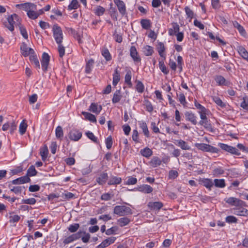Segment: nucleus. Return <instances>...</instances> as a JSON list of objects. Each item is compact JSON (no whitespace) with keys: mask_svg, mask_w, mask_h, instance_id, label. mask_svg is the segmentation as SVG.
Here are the masks:
<instances>
[{"mask_svg":"<svg viewBox=\"0 0 248 248\" xmlns=\"http://www.w3.org/2000/svg\"><path fill=\"white\" fill-rule=\"evenodd\" d=\"M113 213L120 217L132 214L130 208L125 205H117L114 207Z\"/></svg>","mask_w":248,"mask_h":248,"instance_id":"f257e3e1","label":"nucleus"},{"mask_svg":"<svg viewBox=\"0 0 248 248\" xmlns=\"http://www.w3.org/2000/svg\"><path fill=\"white\" fill-rule=\"evenodd\" d=\"M53 37L57 44H61L63 40V33L61 28L57 24H55L52 27Z\"/></svg>","mask_w":248,"mask_h":248,"instance_id":"f03ea898","label":"nucleus"},{"mask_svg":"<svg viewBox=\"0 0 248 248\" xmlns=\"http://www.w3.org/2000/svg\"><path fill=\"white\" fill-rule=\"evenodd\" d=\"M207 113L208 112H205L200 114L201 120L199 122V124L202 125L207 130L213 132V128L212 126L206 116Z\"/></svg>","mask_w":248,"mask_h":248,"instance_id":"7ed1b4c3","label":"nucleus"},{"mask_svg":"<svg viewBox=\"0 0 248 248\" xmlns=\"http://www.w3.org/2000/svg\"><path fill=\"white\" fill-rule=\"evenodd\" d=\"M195 146L198 149L203 152H208L212 153H217L218 152L217 148L205 143H196Z\"/></svg>","mask_w":248,"mask_h":248,"instance_id":"20e7f679","label":"nucleus"},{"mask_svg":"<svg viewBox=\"0 0 248 248\" xmlns=\"http://www.w3.org/2000/svg\"><path fill=\"white\" fill-rule=\"evenodd\" d=\"M218 146L221 148V149L232 154L236 155H241L240 152L235 147L222 143H219L218 144Z\"/></svg>","mask_w":248,"mask_h":248,"instance_id":"39448f33","label":"nucleus"},{"mask_svg":"<svg viewBox=\"0 0 248 248\" xmlns=\"http://www.w3.org/2000/svg\"><path fill=\"white\" fill-rule=\"evenodd\" d=\"M82 233V232L79 231L77 233L69 235L63 239V243L65 245L79 239L81 237Z\"/></svg>","mask_w":248,"mask_h":248,"instance_id":"423d86ee","label":"nucleus"},{"mask_svg":"<svg viewBox=\"0 0 248 248\" xmlns=\"http://www.w3.org/2000/svg\"><path fill=\"white\" fill-rule=\"evenodd\" d=\"M82 132L77 129H72L69 133L68 136L71 140L77 141L82 137Z\"/></svg>","mask_w":248,"mask_h":248,"instance_id":"0eeeda50","label":"nucleus"},{"mask_svg":"<svg viewBox=\"0 0 248 248\" xmlns=\"http://www.w3.org/2000/svg\"><path fill=\"white\" fill-rule=\"evenodd\" d=\"M17 8L22 9L28 13L31 10H36V5L30 2H26L21 4H17L16 5Z\"/></svg>","mask_w":248,"mask_h":248,"instance_id":"6e6552de","label":"nucleus"},{"mask_svg":"<svg viewBox=\"0 0 248 248\" xmlns=\"http://www.w3.org/2000/svg\"><path fill=\"white\" fill-rule=\"evenodd\" d=\"M50 61V57L48 54L46 52H44L42 54V60L41 61L42 68L44 72L47 70L48 65Z\"/></svg>","mask_w":248,"mask_h":248,"instance_id":"1a4fd4ad","label":"nucleus"},{"mask_svg":"<svg viewBox=\"0 0 248 248\" xmlns=\"http://www.w3.org/2000/svg\"><path fill=\"white\" fill-rule=\"evenodd\" d=\"M226 202L231 205L236 206H242L245 203L244 201L234 197L228 198L226 200Z\"/></svg>","mask_w":248,"mask_h":248,"instance_id":"9d476101","label":"nucleus"},{"mask_svg":"<svg viewBox=\"0 0 248 248\" xmlns=\"http://www.w3.org/2000/svg\"><path fill=\"white\" fill-rule=\"evenodd\" d=\"M20 50L21 51L22 54L24 57H27L30 54H34V51L33 49L30 47H28L27 44L25 43H23L20 46Z\"/></svg>","mask_w":248,"mask_h":248,"instance_id":"9b49d317","label":"nucleus"},{"mask_svg":"<svg viewBox=\"0 0 248 248\" xmlns=\"http://www.w3.org/2000/svg\"><path fill=\"white\" fill-rule=\"evenodd\" d=\"M186 120L191 123L193 125L197 124V116L190 111H187L185 112Z\"/></svg>","mask_w":248,"mask_h":248,"instance_id":"f8f14e48","label":"nucleus"},{"mask_svg":"<svg viewBox=\"0 0 248 248\" xmlns=\"http://www.w3.org/2000/svg\"><path fill=\"white\" fill-rule=\"evenodd\" d=\"M215 81L219 86H229L230 83L221 75H216L214 78Z\"/></svg>","mask_w":248,"mask_h":248,"instance_id":"ddd939ff","label":"nucleus"},{"mask_svg":"<svg viewBox=\"0 0 248 248\" xmlns=\"http://www.w3.org/2000/svg\"><path fill=\"white\" fill-rule=\"evenodd\" d=\"M31 179L27 176H23L10 182L13 185H20L30 182Z\"/></svg>","mask_w":248,"mask_h":248,"instance_id":"4468645a","label":"nucleus"},{"mask_svg":"<svg viewBox=\"0 0 248 248\" xmlns=\"http://www.w3.org/2000/svg\"><path fill=\"white\" fill-rule=\"evenodd\" d=\"M130 55L133 60L135 62H140L141 59L138 55L136 48L134 46H131L130 49Z\"/></svg>","mask_w":248,"mask_h":248,"instance_id":"2eb2a0df","label":"nucleus"},{"mask_svg":"<svg viewBox=\"0 0 248 248\" xmlns=\"http://www.w3.org/2000/svg\"><path fill=\"white\" fill-rule=\"evenodd\" d=\"M117 5L120 13L124 16L126 14V7L124 3L121 0H113Z\"/></svg>","mask_w":248,"mask_h":248,"instance_id":"dca6fc26","label":"nucleus"},{"mask_svg":"<svg viewBox=\"0 0 248 248\" xmlns=\"http://www.w3.org/2000/svg\"><path fill=\"white\" fill-rule=\"evenodd\" d=\"M172 28L168 30V33L170 36L174 35L176 33L179 32L180 27L176 22H172L171 24Z\"/></svg>","mask_w":248,"mask_h":248,"instance_id":"f3484780","label":"nucleus"},{"mask_svg":"<svg viewBox=\"0 0 248 248\" xmlns=\"http://www.w3.org/2000/svg\"><path fill=\"white\" fill-rule=\"evenodd\" d=\"M157 50L159 56L164 59H166V54L165 53V47L164 44L162 42H159L157 46Z\"/></svg>","mask_w":248,"mask_h":248,"instance_id":"a211bd4d","label":"nucleus"},{"mask_svg":"<svg viewBox=\"0 0 248 248\" xmlns=\"http://www.w3.org/2000/svg\"><path fill=\"white\" fill-rule=\"evenodd\" d=\"M7 21L13 24V26H16L20 23L19 17L16 14H14L7 18Z\"/></svg>","mask_w":248,"mask_h":248,"instance_id":"6ab92c4d","label":"nucleus"},{"mask_svg":"<svg viewBox=\"0 0 248 248\" xmlns=\"http://www.w3.org/2000/svg\"><path fill=\"white\" fill-rule=\"evenodd\" d=\"M163 206L162 202H149L148 204V207L151 209L160 210Z\"/></svg>","mask_w":248,"mask_h":248,"instance_id":"aec40b11","label":"nucleus"},{"mask_svg":"<svg viewBox=\"0 0 248 248\" xmlns=\"http://www.w3.org/2000/svg\"><path fill=\"white\" fill-rule=\"evenodd\" d=\"M108 179V175L107 173L103 172L101 173L99 177L96 178V182L100 185L105 184Z\"/></svg>","mask_w":248,"mask_h":248,"instance_id":"412c9836","label":"nucleus"},{"mask_svg":"<svg viewBox=\"0 0 248 248\" xmlns=\"http://www.w3.org/2000/svg\"><path fill=\"white\" fill-rule=\"evenodd\" d=\"M102 109L101 105H98L97 104L92 103L90 106L89 110L93 113L98 114Z\"/></svg>","mask_w":248,"mask_h":248,"instance_id":"4be33fe9","label":"nucleus"},{"mask_svg":"<svg viewBox=\"0 0 248 248\" xmlns=\"http://www.w3.org/2000/svg\"><path fill=\"white\" fill-rule=\"evenodd\" d=\"M139 124L140 125V127L142 129V132H143L144 135L148 138L150 137L149 131L148 130V128L147 127V125L146 123L143 121H140L139 122Z\"/></svg>","mask_w":248,"mask_h":248,"instance_id":"5701e85b","label":"nucleus"},{"mask_svg":"<svg viewBox=\"0 0 248 248\" xmlns=\"http://www.w3.org/2000/svg\"><path fill=\"white\" fill-rule=\"evenodd\" d=\"M239 54L245 60L248 62V52L242 46H239L237 47Z\"/></svg>","mask_w":248,"mask_h":248,"instance_id":"b1692460","label":"nucleus"},{"mask_svg":"<svg viewBox=\"0 0 248 248\" xmlns=\"http://www.w3.org/2000/svg\"><path fill=\"white\" fill-rule=\"evenodd\" d=\"M131 222V219L127 217H121L117 220V224L120 227L127 225Z\"/></svg>","mask_w":248,"mask_h":248,"instance_id":"393cba45","label":"nucleus"},{"mask_svg":"<svg viewBox=\"0 0 248 248\" xmlns=\"http://www.w3.org/2000/svg\"><path fill=\"white\" fill-rule=\"evenodd\" d=\"M177 142L176 144L177 146L180 147L182 149L185 150H189L190 149V147L188 145L187 143L182 140H177Z\"/></svg>","mask_w":248,"mask_h":248,"instance_id":"a878e982","label":"nucleus"},{"mask_svg":"<svg viewBox=\"0 0 248 248\" xmlns=\"http://www.w3.org/2000/svg\"><path fill=\"white\" fill-rule=\"evenodd\" d=\"M139 190L145 193H151L153 190V188L149 185H143L139 187Z\"/></svg>","mask_w":248,"mask_h":248,"instance_id":"bb28decb","label":"nucleus"},{"mask_svg":"<svg viewBox=\"0 0 248 248\" xmlns=\"http://www.w3.org/2000/svg\"><path fill=\"white\" fill-rule=\"evenodd\" d=\"M81 113L85 117L86 120H88L93 123L96 122V119L94 115L85 111H82Z\"/></svg>","mask_w":248,"mask_h":248,"instance_id":"cd10ccee","label":"nucleus"},{"mask_svg":"<svg viewBox=\"0 0 248 248\" xmlns=\"http://www.w3.org/2000/svg\"><path fill=\"white\" fill-rule=\"evenodd\" d=\"M11 183L9 184L8 187L10 188V191L15 193V194H18L21 193L23 189L25 188L24 186H11Z\"/></svg>","mask_w":248,"mask_h":248,"instance_id":"c85d7f7f","label":"nucleus"},{"mask_svg":"<svg viewBox=\"0 0 248 248\" xmlns=\"http://www.w3.org/2000/svg\"><path fill=\"white\" fill-rule=\"evenodd\" d=\"M30 60L32 64H34L36 68L40 69V63L36 55H34V54H31L30 56Z\"/></svg>","mask_w":248,"mask_h":248,"instance_id":"c756f323","label":"nucleus"},{"mask_svg":"<svg viewBox=\"0 0 248 248\" xmlns=\"http://www.w3.org/2000/svg\"><path fill=\"white\" fill-rule=\"evenodd\" d=\"M202 182L203 186L209 190L211 189V187H212L214 185L212 180L209 178L203 179L202 180Z\"/></svg>","mask_w":248,"mask_h":248,"instance_id":"7c9ffc66","label":"nucleus"},{"mask_svg":"<svg viewBox=\"0 0 248 248\" xmlns=\"http://www.w3.org/2000/svg\"><path fill=\"white\" fill-rule=\"evenodd\" d=\"M142 28L145 30H148L151 26V21L148 19H142L140 20Z\"/></svg>","mask_w":248,"mask_h":248,"instance_id":"2f4dec72","label":"nucleus"},{"mask_svg":"<svg viewBox=\"0 0 248 248\" xmlns=\"http://www.w3.org/2000/svg\"><path fill=\"white\" fill-rule=\"evenodd\" d=\"M122 95L121 94L120 90L116 91L113 94V96L112 99V103L115 104L119 102L120 101Z\"/></svg>","mask_w":248,"mask_h":248,"instance_id":"473e14b6","label":"nucleus"},{"mask_svg":"<svg viewBox=\"0 0 248 248\" xmlns=\"http://www.w3.org/2000/svg\"><path fill=\"white\" fill-rule=\"evenodd\" d=\"M37 173V171L35 169V167L33 165H31L27 170V174L25 176L32 177L35 176Z\"/></svg>","mask_w":248,"mask_h":248,"instance_id":"72a5a7b5","label":"nucleus"},{"mask_svg":"<svg viewBox=\"0 0 248 248\" xmlns=\"http://www.w3.org/2000/svg\"><path fill=\"white\" fill-rule=\"evenodd\" d=\"M80 6L78 0H72L68 6V10L77 9Z\"/></svg>","mask_w":248,"mask_h":248,"instance_id":"f704fd0d","label":"nucleus"},{"mask_svg":"<svg viewBox=\"0 0 248 248\" xmlns=\"http://www.w3.org/2000/svg\"><path fill=\"white\" fill-rule=\"evenodd\" d=\"M164 60H165L163 58L162 60L159 61V67L162 72L165 75H167L169 71L164 64Z\"/></svg>","mask_w":248,"mask_h":248,"instance_id":"c9c22d12","label":"nucleus"},{"mask_svg":"<svg viewBox=\"0 0 248 248\" xmlns=\"http://www.w3.org/2000/svg\"><path fill=\"white\" fill-rule=\"evenodd\" d=\"M214 181V185L217 187L223 188L226 186L225 180L223 179H215Z\"/></svg>","mask_w":248,"mask_h":248,"instance_id":"e433bc0d","label":"nucleus"},{"mask_svg":"<svg viewBox=\"0 0 248 248\" xmlns=\"http://www.w3.org/2000/svg\"><path fill=\"white\" fill-rule=\"evenodd\" d=\"M101 53L107 61H109L111 60V56L108 48H103L102 50Z\"/></svg>","mask_w":248,"mask_h":248,"instance_id":"4c0bfd02","label":"nucleus"},{"mask_svg":"<svg viewBox=\"0 0 248 248\" xmlns=\"http://www.w3.org/2000/svg\"><path fill=\"white\" fill-rule=\"evenodd\" d=\"M94 64V61L93 59H91L89 60L86 63V68H85V72L87 74L90 73L93 67Z\"/></svg>","mask_w":248,"mask_h":248,"instance_id":"58836bf2","label":"nucleus"},{"mask_svg":"<svg viewBox=\"0 0 248 248\" xmlns=\"http://www.w3.org/2000/svg\"><path fill=\"white\" fill-rule=\"evenodd\" d=\"M143 51L145 56H151L154 53V48L151 46H146L144 47Z\"/></svg>","mask_w":248,"mask_h":248,"instance_id":"ea45409f","label":"nucleus"},{"mask_svg":"<svg viewBox=\"0 0 248 248\" xmlns=\"http://www.w3.org/2000/svg\"><path fill=\"white\" fill-rule=\"evenodd\" d=\"M233 25L235 28L238 30L241 35H244L246 33L245 30L244 28L237 21H235L233 22Z\"/></svg>","mask_w":248,"mask_h":248,"instance_id":"a19ab883","label":"nucleus"},{"mask_svg":"<svg viewBox=\"0 0 248 248\" xmlns=\"http://www.w3.org/2000/svg\"><path fill=\"white\" fill-rule=\"evenodd\" d=\"M122 182V179L120 177H112L108 182V185L119 184Z\"/></svg>","mask_w":248,"mask_h":248,"instance_id":"79ce46f5","label":"nucleus"},{"mask_svg":"<svg viewBox=\"0 0 248 248\" xmlns=\"http://www.w3.org/2000/svg\"><path fill=\"white\" fill-rule=\"evenodd\" d=\"M105 12V9L101 6H97L96 8L94 9V13L97 16H102Z\"/></svg>","mask_w":248,"mask_h":248,"instance_id":"37998d69","label":"nucleus"},{"mask_svg":"<svg viewBox=\"0 0 248 248\" xmlns=\"http://www.w3.org/2000/svg\"><path fill=\"white\" fill-rule=\"evenodd\" d=\"M140 153L142 156L149 157L152 155L153 152L150 149L146 147L143 149H141L140 150Z\"/></svg>","mask_w":248,"mask_h":248,"instance_id":"c03bdc74","label":"nucleus"},{"mask_svg":"<svg viewBox=\"0 0 248 248\" xmlns=\"http://www.w3.org/2000/svg\"><path fill=\"white\" fill-rule=\"evenodd\" d=\"M55 134L57 139L62 140L63 136V132L61 126H58L56 127L55 130Z\"/></svg>","mask_w":248,"mask_h":248,"instance_id":"a18cd8bd","label":"nucleus"},{"mask_svg":"<svg viewBox=\"0 0 248 248\" xmlns=\"http://www.w3.org/2000/svg\"><path fill=\"white\" fill-rule=\"evenodd\" d=\"M162 161L158 157H154L150 161L151 165L154 167H156L159 166L161 164Z\"/></svg>","mask_w":248,"mask_h":248,"instance_id":"49530a36","label":"nucleus"},{"mask_svg":"<svg viewBox=\"0 0 248 248\" xmlns=\"http://www.w3.org/2000/svg\"><path fill=\"white\" fill-rule=\"evenodd\" d=\"M69 31L73 37L77 39L79 44L82 43V41H81L80 35L77 31H75V30L70 28L69 29Z\"/></svg>","mask_w":248,"mask_h":248,"instance_id":"de8ad7c7","label":"nucleus"},{"mask_svg":"<svg viewBox=\"0 0 248 248\" xmlns=\"http://www.w3.org/2000/svg\"><path fill=\"white\" fill-rule=\"evenodd\" d=\"M131 72L130 70H129L126 72V74L125 75L124 81H125V82L129 87H131L132 85V82L131 81Z\"/></svg>","mask_w":248,"mask_h":248,"instance_id":"09e8293b","label":"nucleus"},{"mask_svg":"<svg viewBox=\"0 0 248 248\" xmlns=\"http://www.w3.org/2000/svg\"><path fill=\"white\" fill-rule=\"evenodd\" d=\"M194 104L196 108L200 109V111L199 112V114H201L205 112H208V110L207 109L199 103L196 100H195Z\"/></svg>","mask_w":248,"mask_h":248,"instance_id":"8fccbe9b","label":"nucleus"},{"mask_svg":"<svg viewBox=\"0 0 248 248\" xmlns=\"http://www.w3.org/2000/svg\"><path fill=\"white\" fill-rule=\"evenodd\" d=\"M27 124L23 120L20 124L19 131L21 135H23L26 131Z\"/></svg>","mask_w":248,"mask_h":248,"instance_id":"3c124183","label":"nucleus"},{"mask_svg":"<svg viewBox=\"0 0 248 248\" xmlns=\"http://www.w3.org/2000/svg\"><path fill=\"white\" fill-rule=\"evenodd\" d=\"M87 137L95 143H98V140L97 138L96 137L94 134L90 131H87L85 133Z\"/></svg>","mask_w":248,"mask_h":248,"instance_id":"603ef678","label":"nucleus"},{"mask_svg":"<svg viewBox=\"0 0 248 248\" xmlns=\"http://www.w3.org/2000/svg\"><path fill=\"white\" fill-rule=\"evenodd\" d=\"M79 228L78 223H74L69 225L68 230L70 232L74 233L76 232Z\"/></svg>","mask_w":248,"mask_h":248,"instance_id":"864d4df0","label":"nucleus"},{"mask_svg":"<svg viewBox=\"0 0 248 248\" xmlns=\"http://www.w3.org/2000/svg\"><path fill=\"white\" fill-rule=\"evenodd\" d=\"M35 10H31L27 13V15L29 18L32 19H36L39 16V14L34 11Z\"/></svg>","mask_w":248,"mask_h":248,"instance_id":"5fc2aeb1","label":"nucleus"},{"mask_svg":"<svg viewBox=\"0 0 248 248\" xmlns=\"http://www.w3.org/2000/svg\"><path fill=\"white\" fill-rule=\"evenodd\" d=\"M233 213L237 216H245L248 214V210L245 208L238 209L236 210Z\"/></svg>","mask_w":248,"mask_h":248,"instance_id":"6e6d98bb","label":"nucleus"},{"mask_svg":"<svg viewBox=\"0 0 248 248\" xmlns=\"http://www.w3.org/2000/svg\"><path fill=\"white\" fill-rule=\"evenodd\" d=\"M136 89L138 92L142 93L144 90V86L140 81H137L136 86Z\"/></svg>","mask_w":248,"mask_h":248,"instance_id":"4d7b16f0","label":"nucleus"},{"mask_svg":"<svg viewBox=\"0 0 248 248\" xmlns=\"http://www.w3.org/2000/svg\"><path fill=\"white\" fill-rule=\"evenodd\" d=\"M62 197L65 200H70L75 198V195L71 192L65 191L64 193H62Z\"/></svg>","mask_w":248,"mask_h":248,"instance_id":"13d9d810","label":"nucleus"},{"mask_svg":"<svg viewBox=\"0 0 248 248\" xmlns=\"http://www.w3.org/2000/svg\"><path fill=\"white\" fill-rule=\"evenodd\" d=\"M185 10L186 13V15L188 18H189L190 19L194 17V12L191 10L188 6H186L185 8Z\"/></svg>","mask_w":248,"mask_h":248,"instance_id":"bf43d9fd","label":"nucleus"},{"mask_svg":"<svg viewBox=\"0 0 248 248\" xmlns=\"http://www.w3.org/2000/svg\"><path fill=\"white\" fill-rule=\"evenodd\" d=\"M58 45V52L59 56L62 58L65 54V48L62 46V43L57 44Z\"/></svg>","mask_w":248,"mask_h":248,"instance_id":"052dcab7","label":"nucleus"},{"mask_svg":"<svg viewBox=\"0 0 248 248\" xmlns=\"http://www.w3.org/2000/svg\"><path fill=\"white\" fill-rule=\"evenodd\" d=\"M105 143L108 149H110L111 148L113 144L112 138L111 136H108L105 140Z\"/></svg>","mask_w":248,"mask_h":248,"instance_id":"680f3d73","label":"nucleus"},{"mask_svg":"<svg viewBox=\"0 0 248 248\" xmlns=\"http://www.w3.org/2000/svg\"><path fill=\"white\" fill-rule=\"evenodd\" d=\"M225 220L229 223H233L237 222V219L236 217L233 216H229L226 217Z\"/></svg>","mask_w":248,"mask_h":248,"instance_id":"e2e57ef3","label":"nucleus"},{"mask_svg":"<svg viewBox=\"0 0 248 248\" xmlns=\"http://www.w3.org/2000/svg\"><path fill=\"white\" fill-rule=\"evenodd\" d=\"M215 102L220 107L223 108L226 107V105L224 103H223L222 100L218 97H215L213 98Z\"/></svg>","mask_w":248,"mask_h":248,"instance_id":"0e129e2a","label":"nucleus"},{"mask_svg":"<svg viewBox=\"0 0 248 248\" xmlns=\"http://www.w3.org/2000/svg\"><path fill=\"white\" fill-rule=\"evenodd\" d=\"M22 203H25V204L33 205L36 203V201L34 198H31L27 199H23L22 200Z\"/></svg>","mask_w":248,"mask_h":248,"instance_id":"69168bd1","label":"nucleus"},{"mask_svg":"<svg viewBox=\"0 0 248 248\" xmlns=\"http://www.w3.org/2000/svg\"><path fill=\"white\" fill-rule=\"evenodd\" d=\"M241 107L244 109L248 110V97H243V101L241 103Z\"/></svg>","mask_w":248,"mask_h":248,"instance_id":"338daca9","label":"nucleus"},{"mask_svg":"<svg viewBox=\"0 0 248 248\" xmlns=\"http://www.w3.org/2000/svg\"><path fill=\"white\" fill-rule=\"evenodd\" d=\"M118 230V227L117 226H113L110 229H108L106 231V234L107 235H111L115 234V232Z\"/></svg>","mask_w":248,"mask_h":248,"instance_id":"774afa93","label":"nucleus"}]
</instances>
